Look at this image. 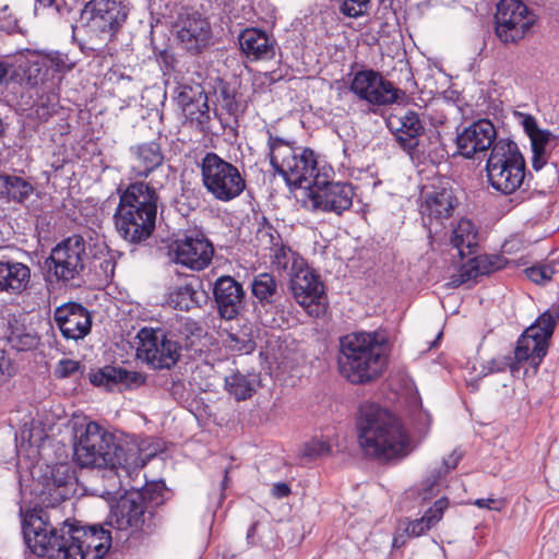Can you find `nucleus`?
I'll use <instances>...</instances> for the list:
<instances>
[{"label": "nucleus", "instance_id": "obj_1", "mask_svg": "<svg viewBox=\"0 0 559 559\" xmlns=\"http://www.w3.org/2000/svg\"><path fill=\"white\" fill-rule=\"evenodd\" d=\"M22 531L33 552L49 559H103L112 542L111 532L100 524L79 525L64 521L57 528L37 515L26 518Z\"/></svg>", "mask_w": 559, "mask_h": 559}, {"label": "nucleus", "instance_id": "obj_2", "mask_svg": "<svg viewBox=\"0 0 559 559\" xmlns=\"http://www.w3.org/2000/svg\"><path fill=\"white\" fill-rule=\"evenodd\" d=\"M153 456H71V461L40 463L36 461L31 473L40 483L50 487H62L78 481V472L87 471L108 481L104 495L118 493L124 486V479L134 480L147 461Z\"/></svg>", "mask_w": 559, "mask_h": 559}, {"label": "nucleus", "instance_id": "obj_3", "mask_svg": "<svg viewBox=\"0 0 559 559\" xmlns=\"http://www.w3.org/2000/svg\"><path fill=\"white\" fill-rule=\"evenodd\" d=\"M389 345L376 332H354L340 338V373L354 384L378 379L388 365Z\"/></svg>", "mask_w": 559, "mask_h": 559}, {"label": "nucleus", "instance_id": "obj_4", "mask_svg": "<svg viewBox=\"0 0 559 559\" xmlns=\"http://www.w3.org/2000/svg\"><path fill=\"white\" fill-rule=\"evenodd\" d=\"M358 440L366 454H407L413 440L400 420L374 403H365L359 411Z\"/></svg>", "mask_w": 559, "mask_h": 559}, {"label": "nucleus", "instance_id": "obj_5", "mask_svg": "<svg viewBox=\"0 0 559 559\" xmlns=\"http://www.w3.org/2000/svg\"><path fill=\"white\" fill-rule=\"evenodd\" d=\"M129 486L130 489H124V493L111 506L106 523L117 532H126L127 540H140L155 528L154 514L147 511L145 501L148 499L155 504L163 503L166 485L160 480L141 489Z\"/></svg>", "mask_w": 559, "mask_h": 559}, {"label": "nucleus", "instance_id": "obj_6", "mask_svg": "<svg viewBox=\"0 0 559 559\" xmlns=\"http://www.w3.org/2000/svg\"><path fill=\"white\" fill-rule=\"evenodd\" d=\"M71 442L73 454H163L165 451L159 439L109 432L96 421L74 423Z\"/></svg>", "mask_w": 559, "mask_h": 559}, {"label": "nucleus", "instance_id": "obj_7", "mask_svg": "<svg viewBox=\"0 0 559 559\" xmlns=\"http://www.w3.org/2000/svg\"><path fill=\"white\" fill-rule=\"evenodd\" d=\"M270 162L275 171L284 177L287 185L305 187L308 190L313 187L314 178L321 176L317 171V156L308 147L294 146L292 143L270 135Z\"/></svg>", "mask_w": 559, "mask_h": 559}, {"label": "nucleus", "instance_id": "obj_8", "mask_svg": "<svg viewBox=\"0 0 559 559\" xmlns=\"http://www.w3.org/2000/svg\"><path fill=\"white\" fill-rule=\"evenodd\" d=\"M491 187L504 194L516 191L525 178V160L515 142L497 140L486 164Z\"/></svg>", "mask_w": 559, "mask_h": 559}, {"label": "nucleus", "instance_id": "obj_9", "mask_svg": "<svg viewBox=\"0 0 559 559\" xmlns=\"http://www.w3.org/2000/svg\"><path fill=\"white\" fill-rule=\"evenodd\" d=\"M200 168L203 186L215 200L229 202L246 188V180L239 169L216 153H206Z\"/></svg>", "mask_w": 559, "mask_h": 559}, {"label": "nucleus", "instance_id": "obj_10", "mask_svg": "<svg viewBox=\"0 0 559 559\" xmlns=\"http://www.w3.org/2000/svg\"><path fill=\"white\" fill-rule=\"evenodd\" d=\"M175 100L186 120L202 133L211 131L212 114L222 126L229 124V120L216 107L211 110L207 94L200 83H179L175 88Z\"/></svg>", "mask_w": 559, "mask_h": 559}, {"label": "nucleus", "instance_id": "obj_11", "mask_svg": "<svg viewBox=\"0 0 559 559\" xmlns=\"http://www.w3.org/2000/svg\"><path fill=\"white\" fill-rule=\"evenodd\" d=\"M559 319V311L547 310L519 337L514 350L518 364L528 362L536 371L547 354L548 341Z\"/></svg>", "mask_w": 559, "mask_h": 559}, {"label": "nucleus", "instance_id": "obj_12", "mask_svg": "<svg viewBox=\"0 0 559 559\" xmlns=\"http://www.w3.org/2000/svg\"><path fill=\"white\" fill-rule=\"evenodd\" d=\"M138 357L154 369H170L180 358L177 336L162 329L143 328L138 332Z\"/></svg>", "mask_w": 559, "mask_h": 559}, {"label": "nucleus", "instance_id": "obj_13", "mask_svg": "<svg viewBox=\"0 0 559 559\" xmlns=\"http://www.w3.org/2000/svg\"><path fill=\"white\" fill-rule=\"evenodd\" d=\"M354 194V187L350 183L329 181L323 176H317L313 187L306 194L304 204L311 211L341 215L350 209Z\"/></svg>", "mask_w": 559, "mask_h": 559}, {"label": "nucleus", "instance_id": "obj_14", "mask_svg": "<svg viewBox=\"0 0 559 559\" xmlns=\"http://www.w3.org/2000/svg\"><path fill=\"white\" fill-rule=\"evenodd\" d=\"M535 20L521 0H500L495 14L496 35L503 44H515L524 38Z\"/></svg>", "mask_w": 559, "mask_h": 559}, {"label": "nucleus", "instance_id": "obj_15", "mask_svg": "<svg viewBox=\"0 0 559 559\" xmlns=\"http://www.w3.org/2000/svg\"><path fill=\"white\" fill-rule=\"evenodd\" d=\"M85 241L73 235L58 243L46 260L48 272L58 281L69 282L80 276L85 267Z\"/></svg>", "mask_w": 559, "mask_h": 559}, {"label": "nucleus", "instance_id": "obj_16", "mask_svg": "<svg viewBox=\"0 0 559 559\" xmlns=\"http://www.w3.org/2000/svg\"><path fill=\"white\" fill-rule=\"evenodd\" d=\"M459 456L442 457L435 467L429 471L421 481L407 488L401 497V506L406 510L421 507L432 500L440 492L442 481L447 475L459 464Z\"/></svg>", "mask_w": 559, "mask_h": 559}, {"label": "nucleus", "instance_id": "obj_17", "mask_svg": "<svg viewBox=\"0 0 559 559\" xmlns=\"http://www.w3.org/2000/svg\"><path fill=\"white\" fill-rule=\"evenodd\" d=\"M349 90L359 99L370 105H390L400 99L404 93L373 70H361L354 74Z\"/></svg>", "mask_w": 559, "mask_h": 559}, {"label": "nucleus", "instance_id": "obj_18", "mask_svg": "<svg viewBox=\"0 0 559 559\" xmlns=\"http://www.w3.org/2000/svg\"><path fill=\"white\" fill-rule=\"evenodd\" d=\"M214 254L212 242L200 233L176 239L169 247L171 261L193 271L209 266Z\"/></svg>", "mask_w": 559, "mask_h": 559}, {"label": "nucleus", "instance_id": "obj_19", "mask_svg": "<svg viewBox=\"0 0 559 559\" xmlns=\"http://www.w3.org/2000/svg\"><path fill=\"white\" fill-rule=\"evenodd\" d=\"M388 126L396 141L411 156L419 157L429 153L426 146L429 136L425 132L418 114L407 111L401 116H393L388 120Z\"/></svg>", "mask_w": 559, "mask_h": 559}, {"label": "nucleus", "instance_id": "obj_20", "mask_svg": "<svg viewBox=\"0 0 559 559\" xmlns=\"http://www.w3.org/2000/svg\"><path fill=\"white\" fill-rule=\"evenodd\" d=\"M86 11L91 13L90 29L99 35L112 36L128 16V8L116 0H91Z\"/></svg>", "mask_w": 559, "mask_h": 559}, {"label": "nucleus", "instance_id": "obj_21", "mask_svg": "<svg viewBox=\"0 0 559 559\" xmlns=\"http://www.w3.org/2000/svg\"><path fill=\"white\" fill-rule=\"evenodd\" d=\"M497 139L493 123L488 119H479L463 129L456 135L459 153L465 158H473L479 153L492 148Z\"/></svg>", "mask_w": 559, "mask_h": 559}, {"label": "nucleus", "instance_id": "obj_22", "mask_svg": "<svg viewBox=\"0 0 559 559\" xmlns=\"http://www.w3.org/2000/svg\"><path fill=\"white\" fill-rule=\"evenodd\" d=\"M421 197L420 213L425 224L428 222L430 225L433 223L442 225L457 206V199L450 187H426Z\"/></svg>", "mask_w": 559, "mask_h": 559}, {"label": "nucleus", "instance_id": "obj_23", "mask_svg": "<svg viewBox=\"0 0 559 559\" xmlns=\"http://www.w3.org/2000/svg\"><path fill=\"white\" fill-rule=\"evenodd\" d=\"M53 320L61 335L67 340L79 341L91 332V313L76 302H67L57 307Z\"/></svg>", "mask_w": 559, "mask_h": 559}, {"label": "nucleus", "instance_id": "obj_24", "mask_svg": "<svg viewBox=\"0 0 559 559\" xmlns=\"http://www.w3.org/2000/svg\"><path fill=\"white\" fill-rule=\"evenodd\" d=\"M177 38L185 49L198 53L210 43V23L198 12L182 13L177 22Z\"/></svg>", "mask_w": 559, "mask_h": 559}, {"label": "nucleus", "instance_id": "obj_25", "mask_svg": "<svg viewBox=\"0 0 559 559\" xmlns=\"http://www.w3.org/2000/svg\"><path fill=\"white\" fill-rule=\"evenodd\" d=\"M116 230L119 236L130 243H140L148 239L154 229L156 219H146L135 210L117 206L114 214Z\"/></svg>", "mask_w": 559, "mask_h": 559}, {"label": "nucleus", "instance_id": "obj_26", "mask_svg": "<svg viewBox=\"0 0 559 559\" xmlns=\"http://www.w3.org/2000/svg\"><path fill=\"white\" fill-rule=\"evenodd\" d=\"M219 316L225 320L236 319L243 309L242 285L229 275L219 276L213 287Z\"/></svg>", "mask_w": 559, "mask_h": 559}, {"label": "nucleus", "instance_id": "obj_27", "mask_svg": "<svg viewBox=\"0 0 559 559\" xmlns=\"http://www.w3.org/2000/svg\"><path fill=\"white\" fill-rule=\"evenodd\" d=\"M289 289L296 302L305 309L320 307L324 285L316 272L307 264L289 280Z\"/></svg>", "mask_w": 559, "mask_h": 559}, {"label": "nucleus", "instance_id": "obj_28", "mask_svg": "<svg viewBox=\"0 0 559 559\" xmlns=\"http://www.w3.org/2000/svg\"><path fill=\"white\" fill-rule=\"evenodd\" d=\"M159 197L156 189L148 183L138 181L130 183L122 191L118 206L135 210L139 214L145 216L146 219L157 216Z\"/></svg>", "mask_w": 559, "mask_h": 559}, {"label": "nucleus", "instance_id": "obj_29", "mask_svg": "<svg viewBox=\"0 0 559 559\" xmlns=\"http://www.w3.org/2000/svg\"><path fill=\"white\" fill-rule=\"evenodd\" d=\"M144 377L135 371H128L120 367L105 366L90 373V381L96 386L108 391H123L144 383Z\"/></svg>", "mask_w": 559, "mask_h": 559}, {"label": "nucleus", "instance_id": "obj_30", "mask_svg": "<svg viewBox=\"0 0 559 559\" xmlns=\"http://www.w3.org/2000/svg\"><path fill=\"white\" fill-rule=\"evenodd\" d=\"M238 41L241 52L250 61L272 60L275 56V40L266 32L259 28H246Z\"/></svg>", "mask_w": 559, "mask_h": 559}, {"label": "nucleus", "instance_id": "obj_31", "mask_svg": "<svg viewBox=\"0 0 559 559\" xmlns=\"http://www.w3.org/2000/svg\"><path fill=\"white\" fill-rule=\"evenodd\" d=\"M129 152L130 170L134 177L146 178L163 165L164 155L155 141L131 146Z\"/></svg>", "mask_w": 559, "mask_h": 559}, {"label": "nucleus", "instance_id": "obj_32", "mask_svg": "<svg viewBox=\"0 0 559 559\" xmlns=\"http://www.w3.org/2000/svg\"><path fill=\"white\" fill-rule=\"evenodd\" d=\"M31 281L29 267L8 259H0V292L20 294L26 289Z\"/></svg>", "mask_w": 559, "mask_h": 559}, {"label": "nucleus", "instance_id": "obj_33", "mask_svg": "<svg viewBox=\"0 0 559 559\" xmlns=\"http://www.w3.org/2000/svg\"><path fill=\"white\" fill-rule=\"evenodd\" d=\"M502 259L499 255H476L459 269L452 278V284L460 286L469 281H475L478 276L490 274L502 267Z\"/></svg>", "mask_w": 559, "mask_h": 559}, {"label": "nucleus", "instance_id": "obj_34", "mask_svg": "<svg viewBox=\"0 0 559 559\" xmlns=\"http://www.w3.org/2000/svg\"><path fill=\"white\" fill-rule=\"evenodd\" d=\"M451 243L457 250L461 258L474 253L478 245V231L474 223L467 218H461L452 230Z\"/></svg>", "mask_w": 559, "mask_h": 559}, {"label": "nucleus", "instance_id": "obj_35", "mask_svg": "<svg viewBox=\"0 0 559 559\" xmlns=\"http://www.w3.org/2000/svg\"><path fill=\"white\" fill-rule=\"evenodd\" d=\"M271 264L280 275L287 276L290 280L294 273H298L307 265V262L298 252L282 245L271 252Z\"/></svg>", "mask_w": 559, "mask_h": 559}, {"label": "nucleus", "instance_id": "obj_36", "mask_svg": "<svg viewBox=\"0 0 559 559\" xmlns=\"http://www.w3.org/2000/svg\"><path fill=\"white\" fill-rule=\"evenodd\" d=\"M206 298L205 292L195 289L191 283H188L173 287L167 296V304L174 309L189 311L205 302Z\"/></svg>", "mask_w": 559, "mask_h": 559}, {"label": "nucleus", "instance_id": "obj_37", "mask_svg": "<svg viewBox=\"0 0 559 559\" xmlns=\"http://www.w3.org/2000/svg\"><path fill=\"white\" fill-rule=\"evenodd\" d=\"M449 507V499L447 497H441L436 500L432 507H430L425 514L409 522L406 532L409 536L419 537L428 532L431 527L441 521L444 511Z\"/></svg>", "mask_w": 559, "mask_h": 559}, {"label": "nucleus", "instance_id": "obj_38", "mask_svg": "<svg viewBox=\"0 0 559 559\" xmlns=\"http://www.w3.org/2000/svg\"><path fill=\"white\" fill-rule=\"evenodd\" d=\"M24 78L28 85L34 87L40 85L47 92L53 91L61 80L60 76L55 80L41 56L28 61L24 70Z\"/></svg>", "mask_w": 559, "mask_h": 559}, {"label": "nucleus", "instance_id": "obj_39", "mask_svg": "<svg viewBox=\"0 0 559 559\" xmlns=\"http://www.w3.org/2000/svg\"><path fill=\"white\" fill-rule=\"evenodd\" d=\"M224 346L236 353L250 354L255 348L253 329L250 323H243L237 328H229L224 338Z\"/></svg>", "mask_w": 559, "mask_h": 559}, {"label": "nucleus", "instance_id": "obj_40", "mask_svg": "<svg viewBox=\"0 0 559 559\" xmlns=\"http://www.w3.org/2000/svg\"><path fill=\"white\" fill-rule=\"evenodd\" d=\"M225 390L237 401L250 399L255 392L258 378L255 374H243L236 370L225 377Z\"/></svg>", "mask_w": 559, "mask_h": 559}, {"label": "nucleus", "instance_id": "obj_41", "mask_svg": "<svg viewBox=\"0 0 559 559\" xmlns=\"http://www.w3.org/2000/svg\"><path fill=\"white\" fill-rule=\"evenodd\" d=\"M251 293L263 307L274 305L280 297L277 282L270 273H259L253 277Z\"/></svg>", "mask_w": 559, "mask_h": 559}, {"label": "nucleus", "instance_id": "obj_42", "mask_svg": "<svg viewBox=\"0 0 559 559\" xmlns=\"http://www.w3.org/2000/svg\"><path fill=\"white\" fill-rule=\"evenodd\" d=\"M7 340L12 348L20 352L33 349L38 344V336L35 331L19 320L9 323Z\"/></svg>", "mask_w": 559, "mask_h": 559}, {"label": "nucleus", "instance_id": "obj_43", "mask_svg": "<svg viewBox=\"0 0 559 559\" xmlns=\"http://www.w3.org/2000/svg\"><path fill=\"white\" fill-rule=\"evenodd\" d=\"M44 441L45 436L40 428L24 424L15 435L16 454H39Z\"/></svg>", "mask_w": 559, "mask_h": 559}, {"label": "nucleus", "instance_id": "obj_44", "mask_svg": "<svg viewBox=\"0 0 559 559\" xmlns=\"http://www.w3.org/2000/svg\"><path fill=\"white\" fill-rule=\"evenodd\" d=\"M215 96L217 104L226 112L228 119L233 118L237 122L238 117L243 112V107L237 97L236 91L230 87V84L219 81L215 87Z\"/></svg>", "mask_w": 559, "mask_h": 559}, {"label": "nucleus", "instance_id": "obj_45", "mask_svg": "<svg viewBox=\"0 0 559 559\" xmlns=\"http://www.w3.org/2000/svg\"><path fill=\"white\" fill-rule=\"evenodd\" d=\"M2 195L19 203L26 202L35 191L34 185L20 176L4 175Z\"/></svg>", "mask_w": 559, "mask_h": 559}, {"label": "nucleus", "instance_id": "obj_46", "mask_svg": "<svg viewBox=\"0 0 559 559\" xmlns=\"http://www.w3.org/2000/svg\"><path fill=\"white\" fill-rule=\"evenodd\" d=\"M41 57L55 80L58 79L57 74H63L74 67V62L69 56L60 51L50 52Z\"/></svg>", "mask_w": 559, "mask_h": 559}, {"label": "nucleus", "instance_id": "obj_47", "mask_svg": "<svg viewBox=\"0 0 559 559\" xmlns=\"http://www.w3.org/2000/svg\"><path fill=\"white\" fill-rule=\"evenodd\" d=\"M257 240L263 249H267L271 252L275 250L277 246L284 245L282 242L278 231L269 223L264 222L257 230Z\"/></svg>", "mask_w": 559, "mask_h": 559}, {"label": "nucleus", "instance_id": "obj_48", "mask_svg": "<svg viewBox=\"0 0 559 559\" xmlns=\"http://www.w3.org/2000/svg\"><path fill=\"white\" fill-rule=\"evenodd\" d=\"M57 103L56 94L48 95L46 99L40 97L34 108L36 117L41 121L48 120L56 112Z\"/></svg>", "mask_w": 559, "mask_h": 559}, {"label": "nucleus", "instance_id": "obj_49", "mask_svg": "<svg viewBox=\"0 0 559 559\" xmlns=\"http://www.w3.org/2000/svg\"><path fill=\"white\" fill-rule=\"evenodd\" d=\"M82 365L79 361L69 358L59 360L53 370L55 376L59 379L69 378L74 374H82Z\"/></svg>", "mask_w": 559, "mask_h": 559}, {"label": "nucleus", "instance_id": "obj_50", "mask_svg": "<svg viewBox=\"0 0 559 559\" xmlns=\"http://www.w3.org/2000/svg\"><path fill=\"white\" fill-rule=\"evenodd\" d=\"M370 0H342L340 11L348 17H358L367 12Z\"/></svg>", "mask_w": 559, "mask_h": 559}, {"label": "nucleus", "instance_id": "obj_51", "mask_svg": "<svg viewBox=\"0 0 559 559\" xmlns=\"http://www.w3.org/2000/svg\"><path fill=\"white\" fill-rule=\"evenodd\" d=\"M106 249V253L99 259L98 267L100 269L105 278H111L115 273L117 259L121 255L119 252Z\"/></svg>", "mask_w": 559, "mask_h": 559}, {"label": "nucleus", "instance_id": "obj_52", "mask_svg": "<svg viewBox=\"0 0 559 559\" xmlns=\"http://www.w3.org/2000/svg\"><path fill=\"white\" fill-rule=\"evenodd\" d=\"M527 277L536 284L549 282L554 275V269L550 265L532 266L526 270Z\"/></svg>", "mask_w": 559, "mask_h": 559}, {"label": "nucleus", "instance_id": "obj_53", "mask_svg": "<svg viewBox=\"0 0 559 559\" xmlns=\"http://www.w3.org/2000/svg\"><path fill=\"white\" fill-rule=\"evenodd\" d=\"M531 145L533 153H545L547 145L555 141V135L548 130H540L535 135H532Z\"/></svg>", "mask_w": 559, "mask_h": 559}, {"label": "nucleus", "instance_id": "obj_54", "mask_svg": "<svg viewBox=\"0 0 559 559\" xmlns=\"http://www.w3.org/2000/svg\"><path fill=\"white\" fill-rule=\"evenodd\" d=\"M333 449L330 442L322 438H313L305 443L301 454H328L332 453Z\"/></svg>", "mask_w": 559, "mask_h": 559}, {"label": "nucleus", "instance_id": "obj_55", "mask_svg": "<svg viewBox=\"0 0 559 559\" xmlns=\"http://www.w3.org/2000/svg\"><path fill=\"white\" fill-rule=\"evenodd\" d=\"M545 478L549 487L554 491L559 492V456H554V459L545 465Z\"/></svg>", "mask_w": 559, "mask_h": 559}, {"label": "nucleus", "instance_id": "obj_56", "mask_svg": "<svg viewBox=\"0 0 559 559\" xmlns=\"http://www.w3.org/2000/svg\"><path fill=\"white\" fill-rule=\"evenodd\" d=\"M13 372L11 359L5 356L4 352H0V382H5Z\"/></svg>", "mask_w": 559, "mask_h": 559}, {"label": "nucleus", "instance_id": "obj_57", "mask_svg": "<svg viewBox=\"0 0 559 559\" xmlns=\"http://www.w3.org/2000/svg\"><path fill=\"white\" fill-rule=\"evenodd\" d=\"M521 117L522 127L530 139L542 130L538 128L536 119L533 116L521 114Z\"/></svg>", "mask_w": 559, "mask_h": 559}, {"label": "nucleus", "instance_id": "obj_58", "mask_svg": "<svg viewBox=\"0 0 559 559\" xmlns=\"http://www.w3.org/2000/svg\"><path fill=\"white\" fill-rule=\"evenodd\" d=\"M475 506L479 508H487L489 510L500 511L504 507V501L502 499H477L474 502Z\"/></svg>", "mask_w": 559, "mask_h": 559}, {"label": "nucleus", "instance_id": "obj_59", "mask_svg": "<svg viewBox=\"0 0 559 559\" xmlns=\"http://www.w3.org/2000/svg\"><path fill=\"white\" fill-rule=\"evenodd\" d=\"M292 493L290 487L286 483H276L271 489V495L275 499H283Z\"/></svg>", "mask_w": 559, "mask_h": 559}, {"label": "nucleus", "instance_id": "obj_60", "mask_svg": "<svg viewBox=\"0 0 559 559\" xmlns=\"http://www.w3.org/2000/svg\"><path fill=\"white\" fill-rule=\"evenodd\" d=\"M35 2L43 8L53 9L59 15H63L68 11L66 5L61 4L58 0H35Z\"/></svg>", "mask_w": 559, "mask_h": 559}, {"label": "nucleus", "instance_id": "obj_61", "mask_svg": "<svg viewBox=\"0 0 559 559\" xmlns=\"http://www.w3.org/2000/svg\"><path fill=\"white\" fill-rule=\"evenodd\" d=\"M546 163L545 153H533L532 165L535 170H539Z\"/></svg>", "mask_w": 559, "mask_h": 559}, {"label": "nucleus", "instance_id": "obj_62", "mask_svg": "<svg viewBox=\"0 0 559 559\" xmlns=\"http://www.w3.org/2000/svg\"><path fill=\"white\" fill-rule=\"evenodd\" d=\"M10 64L0 58V84H2L8 75Z\"/></svg>", "mask_w": 559, "mask_h": 559}, {"label": "nucleus", "instance_id": "obj_63", "mask_svg": "<svg viewBox=\"0 0 559 559\" xmlns=\"http://www.w3.org/2000/svg\"><path fill=\"white\" fill-rule=\"evenodd\" d=\"M228 474H229V468H225L224 469V478L222 480V492H224V490L228 487V484H229ZM222 499H224V493H221V500Z\"/></svg>", "mask_w": 559, "mask_h": 559}, {"label": "nucleus", "instance_id": "obj_64", "mask_svg": "<svg viewBox=\"0 0 559 559\" xmlns=\"http://www.w3.org/2000/svg\"><path fill=\"white\" fill-rule=\"evenodd\" d=\"M374 459L378 460V463L379 464H390L392 462L395 461V459H400L401 456H389V455H385V456H373Z\"/></svg>", "mask_w": 559, "mask_h": 559}]
</instances>
